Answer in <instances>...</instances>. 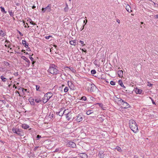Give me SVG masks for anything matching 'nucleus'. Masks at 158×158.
<instances>
[{"label":"nucleus","instance_id":"412c9836","mask_svg":"<svg viewBox=\"0 0 158 158\" xmlns=\"http://www.w3.org/2000/svg\"><path fill=\"white\" fill-rule=\"evenodd\" d=\"M69 42L72 45L75 46L76 44V42L75 40H71Z\"/></svg>","mask_w":158,"mask_h":158},{"label":"nucleus","instance_id":"4d7b16f0","mask_svg":"<svg viewBox=\"0 0 158 158\" xmlns=\"http://www.w3.org/2000/svg\"><path fill=\"white\" fill-rule=\"evenodd\" d=\"M117 22L119 23H120V21L118 19L117 20Z\"/></svg>","mask_w":158,"mask_h":158},{"label":"nucleus","instance_id":"13d9d810","mask_svg":"<svg viewBox=\"0 0 158 158\" xmlns=\"http://www.w3.org/2000/svg\"><path fill=\"white\" fill-rule=\"evenodd\" d=\"M35 63V61H32V64L33 65H32V66L33 67L34 66V65L33 64H34V63Z\"/></svg>","mask_w":158,"mask_h":158},{"label":"nucleus","instance_id":"58836bf2","mask_svg":"<svg viewBox=\"0 0 158 158\" xmlns=\"http://www.w3.org/2000/svg\"><path fill=\"white\" fill-rule=\"evenodd\" d=\"M48 101V100H47L44 99V98H43V102L44 103H46Z\"/></svg>","mask_w":158,"mask_h":158},{"label":"nucleus","instance_id":"cd10ccee","mask_svg":"<svg viewBox=\"0 0 158 158\" xmlns=\"http://www.w3.org/2000/svg\"><path fill=\"white\" fill-rule=\"evenodd\" d=\"M117 99V101L118 102H120V103H122L123 101V100L120 98H118L117 97H116Z\"/></svg>","mask_w":158,"mask_h":158},{"label":"nucleus","instance_id":"f704fd0d","mask_svg":"<svg viewBox=\"0 0 158 158\" xmlns=\"http://www.w3.org/2000/svg\"><path fill=\"white\" fill-rule=\"evenodd\" d=\"M110 83L111 85H115V82L114 81H110Z\"/></svg>","mask_w":158,"mask_h":158},{"label":"nucleus","instance_id":"aec40b11","mask_svg":"<svg viewBox=\"0 0 158 158\" xmlns=\"http://www.w3.org/2000/svg\"><path fill=\"white\" fill-rule=\"evenodd\" d=\"M123 71L121 70H119L118 71V73L119 76L120 77H123Z\"/></svg>","mask_w":158,"mask_h":158},{"label":"nucleus","instance_id":"0e129e2a","mask_svg":"<svg viewBox=\"0 0 158 158\" xmlns=\"http://www.w3.org/2000/svg\"><path fill=\"white\" fill-rule=\"evenodd\" d=\"M156 18H158V15H156Z\"/></svg>","mask_w":158,"mask_h":158},{"label":"nucleus","instance_id":"a19ab883","mask_svg":"<svg viewBox=\"0 0 158 158\" xmlns=\"http://www.w3.org/2000/svg\"><path fill=\"white\" fill-rule=\"evenodd\" d=\"M90 99H91L92 101H95V98H94V97H90Z\"/></svg>","mask_w":158,"mask_h":158},{"label":"nucleus","instance_id":"9b49d317","mask_svg":"<svg viewBox=\"0 0 158 158\" xmlns=\"http://www.w3.org/2000/svg\"><path fill=\"white\" fill-rule=\"evenodd\" d=\"M68 84L71 89L74 90V85L71 81H68Z\"/></svg>","mask_w":158,"mask_h":158},{"label":"nucleus","instance_id":"a211bd4d","mask_svg":"<svg viewBox=\"0 0 158 158\" xmlns=\"http://www.w3.org/2000/svg\"><path fill=\"white\" fill-rule=\"evenodd\" d=\"M22 127L24 129H27L29 128V126L26 124H23L22 125Z\"/></svg>","mask_w":158,"mask_h":158},{"label":"nucleus","instance_id":"c756f323","mask_svg":"<svg viewBox=\"0 0 158 158\" xmlns=\"http://www.w3.org/2000/svg\"><path fill=\"white\" fill-rule=\"evenodd\" d=\"M9 13L10 14V15L11 16H13L14 13L12 11V10L9 11Z\"/></svg>","mask_w":158,"mask_h":158},{"label":"nucleus","instance_id":"c03bdc74","mask_svg":"<svg viewBox=\"0 0 158 158\" xmlns=\"http://www.w3.org/2000/svg\"><path fill=\"white\" fill-rule=\"evenodd\" d=\"M150 98L151 99L152 102V103L153 104L155 105L156 104L155 102L154 101V100L152 99V98L151 97H150Z\"/></svg>","mask_w":158,"mask_h":158},{"label":"nucleus","instance_id":"7ed1b4c3","mask_svg":"<svg viewBox=\"0 0 158 158\" xmlns=\"http://www.w3.org/2000/svg\"><path fill=\"white\" fill-rule=\"evenodd\" d=\"M86 86L87 87L88 90L91 92H93L96 88V87L94 84L89 83H86Z\"/></svg>","mask_w":158,"mask_h":158},{"label":"nucleus","instance_id":"4c0bfd02","mask_svg":"<svg viewBox=\"0 0 158 158\" xmlns=\"http://www.w3.org/2000/svg\"><path fill=\"white\" fill-rule=\"evenodd\" d=\"M118 83L121 86H122V85H123V83L121 81H118Z\"/></svg>","mask_w":158,"mask_h":158},{"label":"nucleus","instance_id":"39448f33","mask_svg":"<svg viewBox=\"0 0 158 158\" xmlns=\"http://www.w3.org/2000/svg\"><path fill=\"white\" fill-rule=\"evenodd\" d=\"M51 10V5L49 4L45 8H43L42 9V11L43 13H44L46 11L47 12H50Z\"/></svg>","mask_w":158,"mask_h":158},{"label":"nucleus","instance_id":"e433bc0d","mask_svg":"<svg viewBox=\"0 0 158 158\" xmlns=\"http://www.w3.org/2000/svg\"><path fill=\"white\" fill-rule=\"evenodd\" d=\"M29 22L32 25H35V24L34 23V22L31 20V19H30L29 20Z\"/></svg>","mask_w":158,"mask_h":158},{"label":"nucleus","instance_id":"e2e57ef3","mask_svg":"<svg viewBox=\"0 0 158 158\" xmlns=\"http://www.w3.org/2000/svg\"><path fill=\"white\" fill-rule=\"evenodd\" d=\"M82 50L83 51H84V52H86V51H84L83 49H82Z\"/></svg>","mask_w":158,"mask_h":158},{"label":"nucleus","instance_id":"0eeeda50","mask_svg":"<svg viewBox=\"0 0 158 158\" xmlns=\"http://www.w3.org/2000/svg\"><path fill=\"white\" fill-rule=\"evenodd\" d=\"M67 146L72 147V148H75L76 147V144L73 142L69 141L67 144Z\"/></svg>","mask_w":158,"mask_h":158},{"label":"nucleus","instance_id":"2f4dec72","mask_svg":"<svg viewBox=\"0 0 158 158\" xmlns=\"http://www.w3.org/2000/svg\"><path fill=\"white\" fill-rule=\"evenodd\" d=\"M69 90V88L68 87H66L64 89V92L65 93L67 92Z\"/></svg>","mask_w":158,"mask_h":158},{"label":"nucleus","instance_id":"37998d69","mask_svg":"<svg viewBox=\"0 0 158 158\" xmlns=\"http://www.w3.org/2000/svg\"><path fill=\"white\" fill-rule=\"evenodd\" d=\"M79 43H81V44H82V45H85L84 44V42L83 41H81V40H80L79 41Z\"/></svg>","mask_w":158,"mask_h":158},{"label":"nucleus","instance_id":"473e14b6","mask_svg":"<svg viewBox=\"0 0 158 158\" xmlns=\"http://www.w3.org/2000/svg\"><path fill=\"white\" fill-rule=\"evenodd\" d=\"M91 74H94L96 73V71L95 70H92L91 71Z\"/></svg>","mask_w":158,"mask_h":158},{"label":"nucleus","instance_id":"a18cd8bd","mask_svg":"<svg viewBox=\"0 0 158 158\" xmlns=\"http://www.w3.org/2000/svg\"><path fill=\"white\" fill-rule=\"evenodd\" d=\"M152 84H151L149 82H148V86H152Z\"/></svg>","mask_w":158,"mask_h":158},{"label":"nucleus","instance_id":"20e7f679","mask_svg":"<svg viewBox=\"0 0 158 158\" xmlns=\"http://www.w3.org/2000/svg\"><path fill=\"white\" fill-rule=\"evenodd\" d=\"M13 132L18 135H22V131L21 129H20L18 128L13 127L12 130Z\"/></svg>","mask_w":158,"mask_h":158},{"label":"nucleus","instance_id":"49530a36","mask_svg":"<svg viewBox=\"0 0 158 158\" xmlns=\"http://www.w3.org/2000/svg\"><path fill=\"white\" fill-rule=\"evenodd\" d=\"M5 64L6 66H9V64L7 62H5Z\"/></svg>","mask_w":158,"mask_h":158},{"label":"nucleus","instance_id":"bf43d9fd","mask_svg":"<svg viewBox=\"0 0 158 158\" xmlns=\"http://www.w3.org/2000/svg\"><path fill=\"white\" fill-rule=\"evenodd\" d=\"M32 9H34L36 7V6H32Z\"/></svg>","mask_w":158,"mask_h":158},{"label":"nucleus","instance_id":"6e6552de","mask_svg":"<svg viewBox=\"0 0 158 158\" xmlns=\"http://www.w3.org/2000/svg\"><path fill=\"white\" fill-rule=\"evenodd\" d=\"M52 94L51 93H47L44 95V99L48 100L52 96Z\"/></svg>","mask_w":158,"mask_h":158},{"label":"nucleus","instance_id":"338daca9","mask_svg":"<svg viewBox=\"0 0 158 158\" xmlns=\"http://www.w3.org/2000/svg\"><path fill=\"white\" fill-rule=\"evenodd\" d=\"M122 86H121V87H125L124 86V85H122Z\"/></svg>","mask_w":158,"mask_h":158},{"label":"nucleus","instance_id":"052dcab7","mask_svg":"<svg viewBox=\"0 0 158 158\" xmlns=\"http://www.w3.org/2000/svg\"><path fill=\"white\" fill-rule=\"evenodd\" d=\"M21 87H19L18 89L19 90H20L21 89Z\"/></svg>","mask_w":158,"mask_h":158},{"label":"nucleus","instance_id":"2eb2a0df","mask_svg":"<svg viewBox=\"0 0 158 158\" xmlns=\"http://www.w3.org/2000/svg\"><path fill=\"white\" fill-rule=\"evenodd\" d=\"M126 9L128 12H131L132 11L131 8L128 4L126 6Z\"/></svg>","mask_w":158,"mask_h":158},{"label":"nucleus","instance_id":"3c124183","mask_svg":"<svg viewBox=\"0 0 158 158\" xmlns=\"http://www.w3.org/2000/svg\"><path fill=\"white\" fill-rule=\"evenodd\" d=\"M14 75L15 76H17L18 75V73L17 72L15 73H14Z\"/></svg>","mask_w":158,"mask_h":158},{"label":"nucleus","instance_id":"f3484780","mask_svg":"<svg viewBox=\"0 0 158 158\" xmlns=\"http://www.w3.org/2000/svg\"><path fill=\"white\" fill-rule=\"evenodd\" d=\"M135 91L137 94H141L142 93V90L141 89L136 88Z\"/></svg>","mask_w":158,"mask_h":158},{"label":"nucleus","instance_id":"bb28decb","mask_svg":"<svg viewBox=\"0 0 158 158\" xmlns=\"http://www.w3.org/2000/svg\"><path fill=\"white\" fill-rule=\"evenodd\" d=\"M40 86L39 85H36V89L37 91H40L41 90L40 89Z\"/></svg>","mask_w":158,"mask_h":158},{"label":"nucleus","instance_id":"c85d7f7f","mask_svg":"<svg viewBox=\"0 0 158 158\" xmlns=\"http://www.w3.org/2000/svg\"><path fill=\"white\" fill-rule=\"evenodd\" d=\"M69 69L72 72L74 73L76 72V70L74 69L73 68L70 67L69 68Z\"/></svg>","mask_w":158,"mask_h":158},{"label":"nucleus","instance_id":"69168bd1","mask_svg":"<svg viewBox=\"0 0 158 158\" xmlns=\"http://www.w3.org/2000/svg\"><path fill=\"white\" fill-rule=\"evenodd\" d=\"M10 86H11V84H9L8 85V87H9Z\"/></svg>","mask_w":158,"mask_h":158},{"label":"nucleus","instance_id":"b1692460","mask_svg":"<svg viewBox=\"0 0 158 158\" xmlns=\"http://www.w3.org/2000/svg\"><path fill=\"white\" fill-rule=\"evenodd\" d=\"M0 35L2 36H4L5 35V33L2 30L0 31Z\"/></svg>","mask_w":158,"mask_h":158},{"label":"nucleus","instance_id":"603ef678","mask_svg":"<svg viewBox=\"0 0 158 158\" xmlns=\"http://www.w3.org/2000/svg\"><path fill=\"white\" fill-rule=\"evenodd\" d=\"M38 147H35L34 148V150L35 151H36Z\"/></svg>","mask_w":158,"mask_h":158},{"label":"nucleus","instance_id":"8fccbe9b","mask_svg":"<svg viewBox=\"0 0 158 158\" xmlns=\"http://www.w3.org/2000/svg\"><path fill=\"white\" fill-rule=\"evenodd\" d=\"M84 158H87V155L85 154H84Z\"/></svg>","mask_w":158,"mask_h":158},{"label":"nucleus","instance_id":"de8ad7c7","mask_svg":"<svg viewBox=\"0 0 158 158\" xmlns=\"http://www.w3.org/2000/svg\"><path fill=\"white\" fill-rule=\"evenodd\" d=\"M29 58L31 60V61H34V59L33 57L31 56H30L29 57Z\"/></svg>","mask_w":158,"mask_h":158},{"label":"nucleus","instance_id":"1a4fd4ad","mask_svg":"<svg viewBox=\"0 0 158 158\" xmlns=\"http://www.w3.org/2000/svg\"><path fill=\"white\" fill-rule=\"evenodd\" d=\"M121 104L123 105V107L124 108H127L130 107V105L127 102H124V101Z\"/></svg>","mask_w":158,"mask_h":158},{"label":"nucleus","instance_id":"680f3d73","mask_svg":"<svg viewBox=\"0 0 158 158\" xmlns=\"http://www.w3.org/2000/svg\"><path fill=\"white\" fill-rule=\"evenodd\" d=\"M54 47L56 48L57 47V46L56 45H54Z\"/></svg>","mask_w":158,"mask_h":158},{"label":"nucleus","instance_id":"6ab92c4d","mask_svg":"<svg viewBox=\"0 0 158 158\" xmlns=\"http://www.w3.org/2000/svg\"><path fill=\"white\" fill-rule=\"evenodd\" d=\"M34 101H35L34 99H31V98L30 99H29V101L31 105H35V103L34 102Z\"/></svg>","mask_w":158,"mask_h":158},{"label":"nucleus","instance_id":"4be33fe9","mask_svg":"<svg viewBox=\"0 0 158 158\" xmlns=\"http://www.w3.org/2000/svg\"><path fill=\"white\" fill-rule=\"evenodd\" d=\"M21 89H22V92L23 93V94H24V92H26L27 93H29V91H27V89H25L23 88H21Z\"/></svg>","mask_w":158,"mask_h":158},{"label":"nucleus","instance_id":"c9c22d12","mask_svg":"<svg viewBox=\"0 0 158 158\" xmlns=\"http://www.w3.org/2000/svg\"><path fill=\"white\" fill-rule=\"evenodd\" d=\"M81 100H82L84 101H85L86 100V98L85 96H83L81 98Z\"/></svg>","mask_w":158,"mask_h":158},{"label":"nucleus","instance_id":"864d4df0","mask_svg":"<svg viewBox=\"0 0 158 158\" xmlns=\"http://www.w3.org/2000/svg\"><path fill=\"white\" fill-rule=\"evenodd\" d=\"M19 32V35H21V36H23V34L19 31H18Z\"/></svg>","mask_w":158,"mask_h":158},{"label":"nucleus","instance_id":"5fc2aeb1","mask_svg":"<svg viewBox=\"0 0 158 158\" xmlns=\"http://www.w3.org/2000/svg\"><path fill=\"white\" fill-rule=\"evenodd\" d=\"M16 93H17L18 94H19V96L20 97H21V96L19 94V92L18 91H16Z\"/></svg>","mask_w":158,"mask_h":158},{"label":"nucleus","instance_id":"423d86ee","mask_svg":"<svg viewBox=\"0 0 158 158\" xmlns=\"http://www.w3.org/2000/svg\"><path fill=\"white\" fill-rule=\"evenodd\" d=\"M83 119V115L81 114H80L76 116V121L77 122H80Z\"/></svg>","mask_w":158,"mask_h":158},{"label":"nucleus","instance_id":"dca6fc26","mask_svg":"<svg viewBox=\"0 0 158 158\" xmlns=\"http://www.w3.org/2000/svg\"><path fill=\"white\" fill-rule=\"evenodd\" d=\"M66 110H65L64 111H62V110H60V111L58 112L57 114H58L60 116H61L63 114L65 113H66Z\"/></svg>","mask_w":158,"mask_h":158},{"label":"nucleus","instance_id":"9d476101","mask_svg":"<svg viewBox=\"0 0 158 158\" xmlns=\"http://www.w3.org/2000/svg\"><path fill=\"white\" fill-rule=\"evenodd\" d=\"M35 101L37 103H39L42 101V99L40 96L35 97Z\"/></svg>","mask_w":158,"mask_h":158},{"label":"nucleus","instance_id":"774afa93","mask_svg":"<svg viewBox=\"0 0 158 158\" xmlns=\"http://www.w3.org/2000/svg\"><path fill=\"white\" fill-rule=\"evenodd\" d=\"M143 22H141V24H143Z\"/></svg>","mask_w":158,"mask_h":158},{"label":"nucleus","instance_id":"5701e85b","mask_svg":"<svg viewBox=\"0 0 158 158\" xmlns=\"http://www.w3.org/2000/svg\"><path fill=\"white\" fill-rule=\"evenodd\" d=\"M0 78L3 82H6L7 80V79L4 77L3 76H1L0 77Z\"/></svg>","mask_w":158,"mask_h":158},{"label":"nucleus","instance_id":"4468645a","mask_svg":"<svg viewBox=\"0 0 158 158\" xmlns=\"http://www.w3.org/2000/svg\"><path fill=\"white\" fill-rule=\"evenodd\" d=\"M22 44L25 48H29L28 44L26 42L25 40H22Z\"/></svg>","mask_w":158,"mask_h":158},{"label":"nucleus","instance_id":"f257e3e1","mask_svg":"<svg viewBox=\"0 0 158 158\" xmlns=\"http://www.w3.org/2000/svg\"><path fill=\"white\" fill-rule=\"evenodd\" d=\"M129 126L130 129L134 132L136 133L138 131V125L135 120L133 119L130 120Z\"/></svg>","mask_w":158,"mask_h":158},{"label":"nucleus","instance_id":"6e6d98bb","mask_svg":"<svg viewBox=\"0 0 158 158\" xmlns=\"http://www.w3.org/2000/svg\"><path fill=\"white\" fill-rule=\"evenodd\" d=\"M84 25H83V26H82V27H81V31H82V30H83L84 28Z\"/></svg>","mask_w":158,"mask_h":158},{"label":"nucleus","instance_id":"79ce46f5","mask_svg":"<svg viewBox=\"0 0 158 158\" xmlns=\"http://www.w3.org/2000/svg\"><path fill=\"white\" fill-rule=\"evenodd\" d=\"M52 37V36L49 35L48 36H46L45 37V38L46 39L48 40V39H49L50 37Z\"/></svg>","mask_w":158,"mask_h":158},{"label":"nucleus","instance_id":"ddd939ff","mask_svg":"<svg viewBox=\"0 0 158 158\" xmlns=\"http://www.w3.org/2000/svg\"><path fill=\"white\" fill-rule=\"evenodd\" d=\"M21 58L23 60H25L26 62H27L28 63V64H27V66L28 67L30 65V61L25 56H22Z\"/></svg>","mask_w":158,"mask_h":158},{"label":"nucleus","instance_id":"393cba45","mask_svg":"<svg viewBox=\"0 0 158 158\" xmlns=\"http://www.w3.org/2000/svg\"><path fill=\"white\" fill-rule=\"evenodd\" d=\"M66 6L64 9V11L65 12H67L69 10V8H68V5L67 4H66Z\"/></svg>","mask_w":158,"mask_h":158},{"label":"nucleus","instance_id":"a878e982","mask_svg":"<svg viewBox=\"0 0 158 158\" xmlns=\"http://www.w3.org/2000/svg\"><path fill=\"white\" fill-rule=\"evenodd\" d=\"M0 8H1V11L2 12H3V13H4L5 14L7 12L5 11V9H4V8L3 7L1 6L0 7Z\"/></svg>","mask_w":158,"mask_h":158},{"label":"nucleus","instance_id":"f8f14e48","mask_svg":"<svg viewBox=\"0 0 158 158\" xmlns=\"http://www.w3.org/2000/svg\"><path fill=\"white\" fill-rule=\"evenodd\" d=\"M72 114L70 112H68L66 114V118L67 120H69L72 118Z\"/></svg>","mask_w":158,"mask_h":158},{"label":"nucleus","instance_id":"72a5a7b5","mask_svg":"<svg viewBox=\"0 0 158 158\" xmlns=\"http://www.w3.org/2000/svg\"><path fill=\"white\" fill-rule=\"evenodd\" d=\"M116 149L119 152H121V151H122V150L121 148H120V147H117L116 148Z\"/></svg>","mask_w":158,"mask_h":158},{"label":"nucleus","instance_id":"7c9ffc66","mask_svg":"<svg viewBox=\"0 0 158 158\" xmlns=\"http://www.w3.org/2000/svg\"><path fill=\"white\" fill-rule=\"evenodd\" d=\"M93 113L92 110H88L86 112V114L87 115H89Z\"/></svg>","mask_w":158,"mask_h":158},{"label":"nucleus","instance_id":"ea45409f","mask_svg":"<svg viewBox=\"0 0 158 158\" xmlns=\"http://www.w3.org/2000/svg\"><path fill=\"white\" fill-rule=\"evenodd\" d=\"M23 23L24 24V25H25L24 27H26V25L27 26L28 25V23H25V22L24 21H23Z\"/></svg>","mask_w":158,"mask_h":158},{"label":"nucleus","instance_id":"09e8293b","mask_svg":"<svg viewBox=\"0 0 158 158\" xmlns=\"http://www.w3.org/2000/svg\"><path fill=\"white\" fill-rule=\"evenodd\" d=\"M41 137V136L40 135H38L37 136V139H39Z\"/></svg>","mask_w":158,"mask_h":158},{"label":"nucleus","instance_id":"f03ea898","mask_svg":"<svg viewBox=\"0 0 158 158\" xmlns=\"http://www.w3.org/2000/svg\"><path fill=\"white\" fill-rule=\"evenodd\" d=\"M57 66L54 64H51L48 71V72L53 74H57L59 73V71L57 69Z\"/></svg>","mask_w":158,"mask_h":158}]
</instances>
